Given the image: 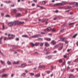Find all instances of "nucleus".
Wrapping results in <instances>:
<instances>
[{
  "mask_svg": "<svg viewBox=\"0 0 78 78\" xmlns=\"http://www.w3.org/2000/svg\"><path fill=\"white\" fill-rule=\"evenodd\" d=\"M13 25L14 26H15V25H17L18 23H19V24H23V23H24V22H19L18 21H14L13 22Z\"/></svg>",
  "mask_w": 78,
  "mask_h": 78,
  "instance_id": "nucleus-1",
  "label": "nucleus"
},
{
  "mask_svg": "<svg viewBox=\"0 0 78 78\" xmlns=\"http://www.w3.org/2000/svg\"><path fill=\"white\" fill-rule=\"evenodd\" d=\"M21 14L20 13H18L17 14V15L16 16V17H20V16H21Z\"/></svg>",
  "mask_w": 78,
  "mask_h": 78,
  "instance_id": "nucleus-17",
  "label": "nucleus"
},
{
  "mask_svg": "<svg viewBox=\"0 0 78 78\" xmlns=\"http://www.w3.org/2000/svg\"><path fill=\"white\" fill-rule=\"evenodd\" d=\"M48 35H49V36H52V34H48Z\"/></svg>",
  "mask_w": 78,
  "mask_h": 78,
  "instance_id": "nucleus-56",
  "label": "nucleus"
},
{
  "mask_svg": "<svg viewBox=\"0 0 78 78\" xmlns=\"http://www.w3.org/2000/svg\"><path fill=\"white\" fill-rule=\"evenodd\" d=\"M5 2L6 3H9L11 2V1H5Z\"/></svg>",
  "mask_w": 78,
  "mask_h": 78,
  "instance_id": "nucleus-29",
  "label": "nucleus"
},
{
  "mask_svg": "<svg viewBox=\"0 0 78 78\" xmlns=\"http://www.w3.org/2000/svg\"><path fill=\"white\" fill-rule=\"evenodd\" d=\"M2 38H3V37H2L1 38H0V44H3V43L2 42Z\"/></svg>",
  "mask_w": 78,
  "mask_h": 78,
  "instance_id": "nucleus-13",
  "label": "nucleus"
},
{
  "mask_svg": "<svg viewBox=\"0 0 78 78\" xmlns=\"http://www.w3.org/2000/svg\"><path fill=\"white\" fill-rule=\"evenodd\" d=\"M45 45L46 47H50V44L47 42L45 43Z\"/></svg>",
  "mask_w": 78,
  "mask_h": 78,
  "instance_id": "nucleus-8",
  "label": "nucleus"
},
{
  "mask_svg": "<svg viewBox=\"0 0 78 78\" xmlns=\"http://www.w3.org/2000/svg\"><path fill=\"white\" fill-rule=\"evenodd\" d=\"M17 11V10H16V9H14L13 10V12H15V13H16V12Z\"/></svg>",
  "mask_w": 78,
  "mask_h": 78,
  "instance_id": "nucleus-36",
  "label": "nucleus"
},
{
  "mask_svg": "<svg viewBox=\"0 0 78 78\" xmlns=\"http://www.w3.org/2000/svg\"><path fill=\"white\" fill-rule=\"evenodd\" d=\"M65 42L66 44H68V43H69V42H68L67 41H65Z\"/></svg>",
  "mask_w": 78,
  "mask_h": 78,
  "instance_id": "nucleus-40",
  "label": "nucleus"
},
{
  "mask_svg": "<svg viewBox=\"0 0 78 78\" xmlns=\"http://www.w3.org/2000/svg\"><path fill=\"white\" fill-rule=\"evenodd\" d=\"M52 31H55V30L54 29H52Z\"/></svg>",
  "mask_w": 78,
  "mask_h": 78,
  "instance_id": "nucleus-59",
  "label": "nucleus"
},
{
  "mask_svg": "<svg viewBox=\"0 0 78 78\" xmlns=\"http://www.w3.org/2000/svg\"><path fill=\"white\" fill-rule=\"evenodd\" d=\"M29 74L31 76V75H34V73H29Z\"/></svg>",
  "mask_w": 78,
  "mask_h": 78,
  "instance_id": "nucleus-33",
  "label": "nucleus"
},
{
  "mask_svg": "<svg viewBox=\"0 0 78 78\" xmlns=\"http://www.w3.org/2000/svg\"><path fill=\"white\" fill-rule=\"evenodd\" d=\"M37 7H40L42 9V8H43V7L42 6H40V5H37Z\"/></svg>",
  "mask_w": 78,
  "mask_h": 78,
  "instance_id": "nucleus-31",
  "label": "nucleus"
},
{
  "mask_svg": "<svg viewBox=\"0 0 78 78\" xmlns=\"http://www.w3.org/2000/svg\"><path fill=\"white\" fill-rule=\"evenodd\" d=\"M75 62H78V58L75 59Z\"/></svg>",
  "mask_w": 78,
  "mask_h": 78,
  "instance_id": "nucleus-41",
  "label": "nucleus"
},
{
  "mask_svg": "<svg viewBox=\"0 0 78 78\" xmlns=\"http://www.w3.org/2000/svg\"><path fill=\"white\" fill-rule=\"evenodd\" d=\"M75 24V23H70L69 24V25H74Z\"/></svg>",
  "mask_w": 78,
  "mask_h": 78,
  "instance_id": "nucleus-27",
  "label": "nucleus"
},
{
  "mask_svg": "<svg viewBox=\"0 0 78 78\" xmlns=\"http://www.w3.org/2000/svg\"><path fill=\"white\" fill-rule=\"evenodd\" d=\"M56 19H57V18H55L53 19V20H56Z\"/></svg>",
  "mask_w": 78,
  "mask_h": 78,
  "instance_id": "nucleus-54",
  "label": "nucleus"
},
{
  "mask_svg": "<svg viewBox=\"0 0 78 78\" xmlns=\"http://www.w3.org/2000/svg\"><path fill=\"white\" fill-rule=\"evenodd\" d=\"M59 63H61V62H62V59H60L59 60Z\"/></svg>",
  "mask_w": 78,
  "mask_h": 78,
  "instance_id": "nucleus-23",
  "label": "nucleus"
},
{
  "mask_svg": "<svg viewBox=\"0 0 78 78\" xmlns=\"http://www.w3.org/2000/svg\"><path fill=\"white\" fill-rule=\"evenodd\" d=\"M25 75H26V73H23L22 74V76H24Z\"/></svg>",
  "mask_w": 78,
  "mask_h": 78,
  "instance_id": "nucleus-45",
  "label": "nucleus"
},
{
  "mask_svg": "<svg viewBox=\"0 0 78 78\" xmlns=\"http://www.w3.org/2000/svg\"><path fill=\"white\" fill-rule=\"evenodd\" d=\"M68 64H70L71 63V62L69 61L68 62Z\"/></svg>",
  "mask_w": 78,
  "mask_h": 78,
  "instance_id": "nucleus-37",
  "label": "nucleus"
},
{
  "mask_svg": "<svg viewBox=\"0 0 78 78\" xmlns=\"http://www.w3.org/2000/svg\"><path fill=\"white\" fill-rule=\"evenodd\" d=\"M59 44H57L56 46H54V49H56V48H58V47H59Z\"/></svg>",
  "mask_w": 78,
  "mask_h": 78,
  "instance_id": "nucleus-10",
  "label": "nucleus"
},
{
  "mask_svg": "<svg viewBox=\"0 0 78 78\" xmlns=\"http://www.w3.org/2000/svg\"><path fill=\"white\" fill-rule=\"evenodd\" d=\"M5 17H10V16L9 15H6L5 16Z\"/></svg>",
  "mask_w": 78,
  "mask_h": 78,
  "instance_id": "nucleus-44",
  "label": "nucleus"
},
{
  "mask_svg": "<svg viewBox=\"0 0 78 78\" xmlns=\"http://www.w3.org/2000/svg\"><path fill=\"white\" fill-rule=\"evenodd\" d=\"M22 37H24L28 38V35H22Z\"/></svg>",
  "mask_w": 78,
  "mask_h": 78,
  "instance_id": "nucleus-20",
  "label": "nucleus"
},
{
  "mask_svg": "<svg viewBox=\"0 0 78 78\" xmlns=\"http://www.w3.org/2000/svg\"><path fill=\"white\" fill-rule=\"evenodd\" d=\"M16 41H19V39L18 38H16Z\"/></svg>",
  "mask_w": 78,
  "mask_h": 78,
  "instance_id": "nucleus-49",
  "label": "nucleus"
},
{
  "mask_svg": "<svg viewBox=\"0 0 78 78\" xmlns=\"http://www.w3.org/2000/svg\"><path fill=\"white\" fill-rule=\"evenodd\" d=\"M41 34H45V32H42L41 33Z\"/></svg>",
  "mask_w": 78,
  "mask_h": 78,
  "instance_id": "nucleus-52",
  "label": "nucleus"
},
{
  "mask_svg": "<svg viewBox=\"0 0 78 78\" xmlns=\"http://www.w3.org/2000/svg\"><path fill=\"white\" fill-rule=\"evenodd\" d=\"M40 76V74L38 73L35 76V77H39Z\"/></svg>",
  "mask_w": 78,
  "mask_h": 78,
  "instance_id": "nucleus-14",
  "label": "nucleus"
},
{
  "mask_svg": "<svg viewBox=\"0 0 78 78\" xmlns=\"http://www.w3.org/2000/svg\"><path fill=\"white\" fill-rule=\"evenodd\" d=\"M54 52V53H57V51H55Z\"/></svg>",
  "mask_w": 78,
  "mask_h": 78,
  "instance_id": "nucleus-57",
  "label": "nucleus"
},
{
  "mask_svg": "<svg viewBox=\"0 0 78 78\" xmlns=\"http://www.w3.org/2000/svg\"><path fill=\"white\" fill-rule=\"evenodd\" d=\"M39 67L40 68H42V66L40 65L39 66Z\"/></svg>",
  "mask_w": 78,
  "mask_h": 78,
  "instance_id": "nucleus-43",
  "label": "nucleus"
},
{
  "mask_svg": "<svg viewBox=\"0 0 78 78\" xmlns=\"http://www.w3.org/2000/svg\"><path fill=\"white\" fill-rule=\"evenodd\" d=\"M73 4L74 5H76V4H77V2H73Z\"/></svg>",
  "mask_w": 78,
  "mask_h": 78,
  "instance_id": "nucleus-34",
  "label": "nucleus"
},
{
  "mask_svg": "<svg viewBox=\"0 0 78 78\" xmlns=\"http://www.w3.org/2000/svg\"><path fill=\"white\" fill-rule=\"evenodd\" d=\"M11 7H14V5H11Z\"/></svg>",
  "mask_w": 78,
  "mask_h": 78,
  "instance_id": "nucleus-58",
  "label": "nucleus"
},
{
  "mask_svg": "<svg viewBox=\"0 0 78 78\" xmlns=\"http://www.w3.org/2000/svg\"><path fill=\"white\" fill-rule=\"evenodd\" d=\"M42 3L43 5H45V2L44 1L42 2Z\"/></svg>",
  "mask_w": 78,
  "mask_h": 78,
  "instance_id": "nucleus-35",
  "label": "nucleus"
},
{
  "mask_svg": "<svg viewBox=\"0 0 78 78\" xmlns=\"http://www.w3.org/2000/svg\"><path fill=\"white\" fill-rule=\"evenodd\" d=\"M52 42L54 45H55V44H56V41H55L54 40L52 41Z\"/></svg>",
  "mask_w": 78,
  "mask_h": 78,
  "instance_id": "nucleus-15",
  "label": "nucleus"
},
{
  "mask_svg": "<svg viewBox=\"0 0 78 78\" xmlns=\"http://www.w3.org/2000/svg\"><path fill=\"white\" fill-rule=\"evenodd\" d=\"M1 62L2 64H5V62H3V61H2V60H1Z\"/></svg>",
  "mask_w": 78,
  "mask_h": 78,
  "instance_id": "nucleus-30",
  "label": "nucleus"
},
{
  "mask_svg": "<svg viewBox=\"0 0 78 78\" xmlns=\"http://www.w3.org/2000/svg\"><path fill=\"white\" fill-rule=\"evenodd\" d=\"M1 16H4V13H1Z\"/></svg>",
  "mask_w": 78,
  "mask_h": 78,
  "instance_id": "nucleus-38",
  "label": "nucleus"
},
{
  "mask_svg": "<svg viewBox=\"0 0 78 78\" xmlns=\"http://www.w3.org/2000/svg\"><path fill=\"white\" fill-rule=\"evenodd\" d=\"M64 29L62 30H61V32H64Z\"/></svg>",
  "mask_w": 78,
  "mask_h": 78,
  "instance_id": "nucleus-50",
  "label": "nucleus"
},
{
  "mask_svg": "<svg viewBox=\"0 0 78 78\" xmlns=\"http://www.w3.org/2000/svg\"><path fill=\"white\" fill-rule=\"evenodd\" d=\"M25 72H26V73H28V71H27V70H25Z\"/></svg>",
  "mask_w": 78,
  "mask_h": 78,
  "instance_id": "nucleus-61",
  "label": "nucleus"
},
{
  "mask_svg": "<svg viewBox=\"0 0 78 78\" xmlns=\"http://www.w3.org/2000/svg\"><path fill=\"white\" fill-rule=\"evenodd\" d=\"M13 76H14V74H12V75H11L12 77H13Z\"/></svg>",
  "mask_w": 78,
  "mask_h": 78,
  "instance_id": "nucleus-62",
  "label": "nucleus"
},
{
  "mask_svg": "<svg viewBox=\"0 0 78 78\" xmlns=\"http://www.w3.org/2000/svg\"><path fill=\"white\" fill-rule=\"evenodd\" d=\"M54 6H59L60 5V3H57L54 4Z\"/></svg>",
  "mask_w": 78,
  "mask_h": 78,
  "instance_id": "nucleus-18",
  "label": "nucleus"
},
{
  "mask_svg": "<svg viewBox=\"0 0 78 78\" xmlns=\"http://www.w3.org/2000/svg\"><path fill=\"white\" fill-rule=\"evenodd\" d=\"M12 36V37H15V35H13V34H12L11 35V34H9L8 35V37H9V39H13V38L11 37H10V36Z\"/></svg>",
  "mask_w": 78,
  "mask_h": 78,
  "instance_id": "nucleus-3",
  "label": "nucleus"
},
{
  "mask_svg": "<svg viewBox=\"0 0 78 78\" xmlns=\"http://www.w3.org/2000/svg\"><path fill=\"white\" fill-rule=\"evenodd\" d=\"M60 39L61 41H62L63 42H64V40H65V38H61Z\"/></svg>",
  "mask_w": 78,
  "mask_h": 78,
  "instance_id": "nucleus-22",
  "label": "nucleus"
},
{
  "mask_svg": "<svg viewBox=\"0 0 78 78\" xmlns=\"http://www.w3.org/2000/svg\"><path fill=\"white\" fill-rule=\"evenodd\" d=\"M65 4V3H64V2H62V3H60V5H64Z\"/></svg>",
  "mask_w": 78,
  "mask_h": 78,
  "instance_id": "nucleus-26",
  "label": "nucleus"
},
{
  "mask_svg": "<svg viewBox=\"0 0 78 78\" xmlns=\"http://www.w3.org/2000/svg\"><path fill=\"white\" fill-rule=\"evenodd\" d=\"M32 6H35V4L33 3L32 4Z\"/></svg>",
  "mask_w": 78,
  "mask_h": 78,
  "instance_id": "nucleus-47",
  "label": "nucleus"
},
{
  "mask_svg": "<svg viewBox=\"0 0 78 78\" xmlns=\"http://www.w3.org/2000/svg\"><path fill=\"white\" fill-rule=\"evenodd\" d=\"M26 66H27V64H26L24 63V64L21 65V67L22 68H23L24 67H26Z\"/></svg>",
  "mask_w": 78,
  "mask_h": 78,
  "instance_id": "nucleus-6",
  "label": "nucleus"
},
{
  "mask_svg": "<svg viewBox=\"0 0 78 78\" xmlns=\"http://www.w3.org/2000/svg\"><path fill=\"white\" fill-rule=\"evenodd\" d=\"M13 64H19V62L17 61V62H14Z\"/></svg>",
  "mask_w": 78,
  "mask_h": 78,
  "instance_id": "nucleus-11",
  "label": "nucleus"
},
{
  "mask_svg": "<svg viewBox=\"0 0 78 78\" xmlns=\"http://www.w3.org/2000/svg\"><path fill=\"white\" fill-rule=\"evenodd\" d=\"M41 34H38V35H34L32 36L33 37H34V38H36V37H41Z\"/></svg>",
  "mask_w": 78,
  "mask_h": 78,
  "instance_id": "nucleus-4",
  "label": "nucleus"
},
{
  "mask_svg": "<svg viewBox=\"0 0 78 78\" xmlns=\"http://www.w3.org/2000/svg\"><path fill=\"white\" fill-rule=\"evenodd\" d=\"M63 47H64V46L63 45L61 47H60L58 49V50H61L63 48Z\"/></svg>",
  "mask_w": 78,
  "mask_h": 78,
  "instance_id": "nucleus-16",
  "label": "nucleus"
},
{
  "mask_svg": "<svg viewBox=\"0 0 78 78\" xmlns=\"http://www.w3.org/2000/svg\"><path fill=\"white\" fill-rule=\"evenodd\" d=\"M64 58H67V55H64Z\"/></svg>",
  "mask_w": 78,
  "mask_h": 78,
  "instance_id": "nucleus-48",
  "label": "nucleus"
},
{
  "mask_svg": "<svg viewBox=\"0 0 78 78\" xmlns=\"http://www.w3.org/2000/svg\"><path fill=\"white\" fill-rule=\"evenodd\" d=\"M47 41H51V39L49 38H48L46 39Z\"/></svg>",
  "mask_w": 78,
  "mask_h": 78,
  "instance_id": "nucleus-32",
  "label": "nucleus"
},
{
  "mask_svg": "<svg viewBox=\"0 0 78 78\" xmlns=\"http://www.w3.org/2000/svg\"><path fill=\"white\" fill-rule=\"evenodd\" d=\"M6 76H7V75L6 74H4L2 75V77H6Z\"/></svg>",
  "mask_w": 78,
  "mask_h": 78,
  "instance_id": "nucleus-21",
  "label": "nucleus"
},
{
  "mask_svg": "<svg viewBox=\"0 0 78 78\" xmlns=\"http://www.w3.org/2000/svg\"><path fill=\"white\" fill-rule=\"evenodd\" d=\"M45 66L44 65L42 66V68H45Z\"/></svg>",
  "mask_w": 78,
  "mask_h": 78,
  "instance_id": "nucleus-55",
  "label": "nucleus"
},
{
  "mask_svg": "<svg viewBox=\"0 0 78 78\" xmlns=\"http://www.w3.org/2000/svg\"><path fill=\"white\" fill-rule=\"evenodd\" d=\"M48 30H51V28L50 27H49L47 28Z\"/></svg>",
  "mask_w": 78,
  "mask_h": 78,
  "instance_id": "nucleus-25",
  "label": "nucleus"
},
{
  "mask_svg": "<svg viewBox=\"0 0 78 78\" xmlns=\"http://www.w3.org/2000/svg\"><path fill=\"white\" fill-rule=\"evenodd\" d=\"M77 36H78V34L77 33L76 34L73 36V38H75V37H76Z\"/></svg>",
  "mask_w": 78,
  "mask_h": 78,
  "instance_id": "nucleus-12",
  "label": "nucleus"
},
{
  "mask_svg": "<svg viewBox=\"0 0 78 78\" xmlns=\"http://www.w3.org/2000/svg\"><path fill=\"white\" fill-rule=\"evenodd\" d=\"M43 45H44V44H43V43H41L40 44V46H43Z\"/></svg>",
  "mask_w": 78,
  "mask_h": 78,
  "instance_id": "nucleus-42",
  "label": "nucleus"
},
{
  "mask_svg": "<svg viewBox=\"0 0 78 78\" xmlns=\"http://www.w3.org/2000/svg\"><path fill=\"white\" fill-rule=\"evenodd\" d=\"M36 44H37V43H36L35 44H34V43H30V44H31L32 47H34V46H38V44L37 45Z\"/></svg>",
  "mask_w": 78,
  "mask_h": 78,
  "instance_id": "nucleus-5",
  "label": "nucleus"
},
{
  "mask_svg": "<svg viewBox=\"0 0 78 78\" xmlns=\"http://www.w3.org/2000/svg\"><path fill=\"white\" fill-rule=\"evenodd\" d=\"M2 28L3 30H5V26H4V25H3Z\"/></svg>",
  "mask_w": 78,
  "mask_h": 78,
  "instance_id": "nucleus-39",
  "label": "nucleus"
},
{
  "mask_svg": "<svg viewBox=\"0 0 78 78\" xmlns=\"http://www.w3.org/2000/svg\"><path fill=\"white\" fill-rule=\"evenodd\" d=\"M70 50L68 49L67 50V51H68V52H69L70 51Z\"/></svg>",
  "mask_w": 78,
  "mask_h": 78,
  "instance_id": "nucleus-60",
  "label": "nucleus"
},
{
  "mask_svg": "<svg viewBox=\"0 0 78 78\" xmlns=\"http://www.w3.org/2000/svg\"><path fill=\"white\" fill-rule=\"evenodd\" d=\"M74 72V69H71V72Z\"/></svg>",
  "mask_w": 78,
  "mask_h": 78,
  "instance_id": "nucleus-46",
  "label": "nucleus"
},
{
  "mask_svg": "<svg viewBox=\"0 0 78 78\" xmlns=\"http://www.w3.org/2000/svg\"><path fill=\"white\" fill-rule=\"evenodd\" d=\"M66 7L67 8V9H70V8H71V7H70V6H66Z\"/></svg>",
  "mask_w": 78,
  "mask_h": 78,
  "instance_id": "nucleus-28",
  "label": "nucleus"
},
{
  "mask_svg": "<svg viewBox=\"0 0 78 78\" xmlns=\"http://www.w3.org/2000/svg\"><path fill=\"white\" fill-rule=\"evenodd\" d=\"M53 56L52 55H49L46 57V58H47V59H51V57Z\"/></svg>",
  "mask_w": 78,
  "mask_h": 78,
  "instance_id": "nucleus-7",
  "label": "nucleus"
},
{
  "mask_svg": "<svg viewBox=\"0 0 78 78\" xmlns=\"http://www.w3.org/2000/svg\"><path fill=\"white\" fill-rule=\"evenodd\" d=\"M47 73H50V71H47Z\"/></svg>",
  "mask_w": 78,
  "mask_h": 78,
  "instance_id": "nucleus-53",
  "label": "nucleus"
},
{
  "mask_svg": "<svg viewBox=\"0 0 78 78\" xmlns=\"http://www.w3.org/2000/svg\"><path fill=\"white\" fill-rule=\"evenodd\" d=\"M7 63L8 65H11V62L9 61L7 62Z\"/></svg>",
  "mask_w": 78,
  "mask_h": 78,
  "instance_id": "nucleus-24",
  "label": "nucleus"
},
{
  "mask_svg": "<svg viewBox=\"0 0 78 78\" xmlns=\"http://www.w3.org/2000/svg\"><path fill=\"white\" fill-rule=\"evenodd\" d=\"M44 51H47V48H45L44 49Z\"/></svg>",
  "mask_w": 78,
  "mask_h": 78,
  "instance_id": "nucleus-64",
  "label": "nucleus"
},
{
  "mask_svg": "<svg viewBox=\"0 0 78 78\" xmlns=\"http://www.w3.org/2000/svg\"><path fill=\"white\" fill-rule=\"evenodd\" d=\"M76 44L77 45V46H78V41L76 43Z\"/></svg>",
  "mask_w": 78,
  "mask_h": 78,
  "instance_id": "nucleus-63",
  "label": "nucleus"
},
{
  "mask_svg": "<svg viewBox=\"0 0 78 78\" xmlns=\"http://www.w3.org/2000/svg\"><path fill=\"white\" fill-rule=\"evenodd\" d=\"M33 1L34 2H35V3L37 2V0H33Z\"/></svg>",
  "mask_w": 78,
  "mask_h": 78,
  "instance_id": "nucleus-51",
  "label": "nucleus"
},
{
  "mask_svg": "<svg viewBox=\"0 0 78 78\" xmlns=\"http://www.w3.org/2000/svg\"><path fill=\"white\" fill-rule=\"evenodd\" d=\"M69 77V78H74V76L72 74H70Z\"/></svg>",
  "mask_w": 78,
  "mask_h": 78,
  "instance_id": "nucleus-9",
  "label": "nucleus"
},
{
  "mask_svg": "<svg viewBox=\"0 0 78 78\" xmlns=\"http://www.w3.org/2000/svg\"><path fill=\"white\" fill-rule=\"evenodd\" d=\"M13 25H14V23L12 22H9L8 23V26H9V27H12Z\"/></svg>",
  "mask_w": 78,
  "mask_h": 78,
  "instance_id": "nucleus-2",
  "label": "nucleus"
},
{
  "mask_svg": "<svg viewBox=\"0 0 78 78\" xmlns=\"http://www.w3.org/2000/svg\"><path fill=\"white\" fill-rule=\"evenodd\" d=\"M17 48V46H15L14 45H13V49H16V48Z\"/></svg>",
  "mask_w": 78,
  "mask_h": 78,
  "instance_id": "nucleus-19",
  "label": "nucleus"
}]
</instances>
